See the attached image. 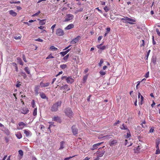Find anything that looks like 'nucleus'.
Here are the masks:
<instances>
[{"mask_svg":"<svg viewBox=\"0 0 160 160\" xmlns=\"http://www.w3.org/2000/svg\"><path fill=\"white\" fill-rule=\"evenodd\" d=\"M54 58V57H53L52 54H50L48 57H47L46 58V59H49L50 58Z\"/></svg>","mask_w":160,"mask_h":160,"instance_id":"obj_40","label":"nucleus"},{"mask_svg":"<svg viewBox=\"0 0 160 160\" xmlns=\"http://www.w3.org/2000/svg\"><path fill=\"white\" fill-rule=\"evenodd\" d=\"M50 50L52 51H56L58 50V48L55 47L54 46H51L49 48Z\"/></svg>","mask_w":160,"mask_h":160,"instance_id":"obj_25","label":"nucleus"},{"mask_svg":"<svg viewBox=\"0 0 160 160\" xmlns=\"http://www.w3.org/2000/svg\"><path fill=\"white\" fill-rule=\"evenodd\" d=\"M157 150L156 152V154H158L160 153V150L159 149V147H156Z\"/></svg>","mask_w":160,"mask_h":160,"instance_id":"obj_36","label":"nucleus"},{"mask_svg":"<svg viewBox=\"0 0 160 160\" xmlns=\"http://www.w3.org/2000/svg\"><path fill=\"white\" fill-rule=\"evenodd\" d=\"M56 26V24H54V25H53L51 27V29L52 30V33H53V32H54V29L55 27Z\"/></svg>","mask_w":160,"mask_h":160,"instance_id":"obj_44","label":"nucleus"},{"mask_svg":"<svg viewBox=\"0 0 160 160\" xmlns=\"http://www.w3.org/2000/svg\"><path fill=\"white\" fill-rule=\"evenodd\" d=\"M22 58H23V60L25 62H27V61H26V58L25 57V56L24 55H23V56H22Z\"/></svg>","mask_w":160,"mask_h":160,"instance_id":"obj_57","label":"nucleus"},{"mask_svg":"<svg viewBox=\"0 0 160 160\" xmlns=\"http://www.w3.org/2000/svg\"><path fill=\"white\" fill-rule=\"evenodd\" d=\"M117 143L116 140H110L109 142V144L111 147H112Z\"/></svg>","mask_w":160,"mask_h":160,"instance_id":"obj_11","label":"nucleus"},{"mask_svg":"<svg viewBox=\"0 0 160 160\" xmlns=\"http://www.w3.org/2000/svg\"><path fill=\"white\" fill-rule=\"evenodd\" d=\"M64 112L65 115L69 118H71L73 115V112L71 109L69 108L65 109Z\"/></svg>","mask_w":160,"mask_h":160,"instance_id":"obj_2","label":"nucleus"},{"mask_svg":"<svg viewBox=\"0 0 160 160\" xmlns=\"http://www.w3.org/2000/svg\"><path fill=\"white\" fill-rule=\"evenodd\" d=\"M66 81L68 83H72L74 82V79L72 76L68 77L66 78Z\"/></svg>","mask_w":160,"mask_h":160,"instance_id":"obj_9","label":"nucleus"},{"mask_svg":"<svg viewBox=\"0 0 160 160\" xmlns=\"http://www.w3.org/2000/svg\"><path fill=\"white\" fill-rule=\"evenodd\" d=\"M74 27V25L73 24H70L67 26L65 28V29L66 30H69L70 29L73 28Z\"/></svg>","mask_w":160,"mask_h":160,"instance_id":"obj_17","label":"nucleus"},{"mask_svg":"<svg viewBox=\"0 0 160 160\" xmlns=\"http://www.w3.org/2000/svg\"><path fill=\"white\" fill-rule=\"evenodd\" d=\"M16 136L18 139H20L22 138V135L20 132H18L16 134Z\"/></svg>","mask_w":160,"mask_h":160,"instance_id":"obj_24","label":"nucleus"},{"mask_svg":"<svg viewBox=\"0 0 160 160\" xmlns=\"http://www.w3.org/2000/svg\"><path fill=\"white\" fill-rule=\"evenodd\" d=\"M52 121L58 122L60 120V118L58 116H54L52 118Z\"/></svg>","mask_w":160,"mask_h":160,"instance_id":"obj_22","label":"nucleus"},{"mask_svg":"<svg viewBox=\"0 0 160 160\" xmlns=\"http://www.w3.org/2000/svg\"><path fill=\"white\" fill-rule=\"evenodd\" d=\"M39 89V86H36L35 88L34 91L35 92L37 95L38 94V92Z\"/></svg>","mask_w":160,"mask_h":160,"instance_id":"obj_23","label":"nucleus"},{"mask_svg":"<svg viewBox=\"0 0 160 160\" xmlns=\"http://www.w3.org/2000/svg\"><path fill=\"white\" fill-rule=\"evenodd\" d=\"M110 30V28H106V31L107 33H109Z\"/></svg>","mask_w":160,"mask_h":160,"instance_id":"obj_62","label":"nucleus"},{"mask_svg":"<svg viewBox=\"0 0 160 160\" xmlns=\"http://www.w3.org/2000/svg\"><path fill=\"white\" fill-rule=\"evenodd\" d=\"M142 44L141 45V47H144L145 46V42H144V40H142Z\"/></svg>","mask_w":160,"mask_h":160,"instance_id":"obj_58","label":"nucleus"},{"mask_svg":"<svg viewBox=\"0 0 160 160\" xmlns=\"http://www.w3.org/2000/svg\"><path fill=\"white\" fill-rule=\"evenodd\" d=\"M29 112L28 109L26 107H23L22 109L21 113L24 114L28 113Z\"/></svg>","mask_w":160,"mask_h":160,"instance_id":"obj_12","label":"nucleus"},{"mask_svg":"<svg viewBox=\"0 0 160 160\" xmlns=\"http://www.w3.org/2000/svg\"><path fill=\"white\" fill-rule=\"evenodd\" d=\"M97 47L98 48L102 50L105 49L106 48V47L105 46H101V44L97 45Z\"/></svg>","mask_w":160,"mask_h":160,"instance_id":"obj_19","label":"nucleus"},{"mask_svg":"<svg viewBox=\"0 0 160 160\" xmlns=\"http://www.w3.org/2000/svg\"><path fill=\"white\" fill-rule=\"evenodd\" d=\"M122 127H121V128L122 130H127L128 128L126 126H125L124 124H123L122 126Z\"/></svg>","mask_w":160,"mask_h":160,"instance_id":"obj_35","label":"nucleus"},{"mask_svg":"<svg viewBox=\"0 0 160 160\" xmlns=\"http://www.w3.org/2000/svg\"><path fill=\"white\" fill-rule=\"evenodd\" d=\"M74 17V16L73 15L71 14H67L66 15L65 17V22L68 21L70 20H72Z\"/></svg>","mask_w":160,"mask_h":160,"instance_id":"obj_4","label":"nucleus"},{"mask_svg":"<svg viewBox=\"0 0 160 160\" xmlns=\"http://www.w3.org/2000/svg\"><path fill=\"white\" fill-rule=\"evenodd\" d=\"M40 95L42 99H48V98L46 96L45 94L43 92L40 93Z\"/></svg>","mask_w":160,"mask_h":160,"instance_id":"obj_18","label":"nucleus"},{"mask_svg":"<svg viewBox=\"0 0 160 160\" xmlns=\"http://www.w3.org/2000/svg\"><path fill=\"white\" fill-rule=\"evenodd\" d=\"M21 83L20 82L18 81H17L16 82V87L19 88L21 86Z\"/></svg>","mask_w":160,"mask_h":160,"instance_id":"obj_31","label":"nucleus"},{"mask_svg":"<svg viewBox=\"0 0 160 160\" xmlns=\"http://www.w3.org/2000/svg\"><path fill=\"white\" fill-rule=\"evenodd\" d=\"M59 87L60 89L61 90H64L68 91L70 90V88L68 87V85L67 84L63 85L62 86H60Z\"/></svg>","mask_w":160,"mask_h":160,"instance_id":"obj_8","label":"nucleus"},{"mask_svg":"<svg viewBox=\"0 0 160 160\" xmlns=\"http://www.w3.org/2000/svg\"><path fill=\"white\" fill-rule=\"evenodd\" d=\"M140 104L141 105H142V102L143 100V97L141 94L140 93V92H138V98H140Z\"/></svg>","mask_w":160,"mask_h":160,"instance_id":"obj_16","label":"nucleus"},{"mask_svg":"<svg viewBox=\"0 0 160 160\" xmlns=\"http://www.w3.org/2000/svg\"><path fill=\"white\" fill-rule=\"evenodd\" d=\"M120 121L119 120H118V121H117V122H116L115 123H114L113 126H116L117 124H119L120 123Z\"/></svg>","mask_w":160,"mask_h":160,"instance_id":"obj_56","label":"nucleus"},{"mask_svg":"<svg viewBox=\"0 0 160 160\" xmlns=\"http://www.w3.org/2000/svg\"><path fill=\"white\" fill-rule=\"evenodd\" d=\"M13 63V64H14V65L15 66V70H16V71L18 72V67H17L16 64L15 63Z\"/></svg>","mask_w":160,"mask_h":160,"instance_id":"obj_54","label":"nucleus"},{"mask_svg":"<svg viewBox=\"0 0 160 160\" xmlns=\"http://www.w3.org/2000/svg\"><path fill=\"white\" fill-rule=\"evenodd\" d=\"M37 115V108L36 107V108H35L33 112V115L34 116H36Z\"/></svg>","mask_w":160,"mask_h":160,"instance_id":"obj_30","label":"nucleus"},{"mask_svg":"<svg viewBox=\"0 0 160 160\" xmlns=\"http://www.w3.org/2000/svg\"><path fill=\"white\" fill-rule=\"evenodd\" d=\"M154 129L153 128H151L149 130V132L150 133L152 132H153Z\"/></svg>","mask_w":160,"mask_h":160,"instance_id":"obj_63","label":"nucleus"},{"mask_svg":"<svg viewBox=\"0 0 160 160\" xmlns=\"http://www.w3.org/2000/svg\"><path fill=\"white\" fill-rule=\"evenodd\" d=\"M17 60L18 61V62L19 63V64L21 65H23V62L22 61L21 59L20 58H17Z\"/></svg>","mask_w":160,"mask_h":160,"instance_id":"obj_28","label":"nucleus"},{"mask_svg":"<svg viewBox=\"0 0 160 160\" xmlns=\"http://www.w3.org/2000/svg\"><path fill=\"white\" fill-rule=\"evenodd\" d=\"M103 138L105 139H106L108 140H109L110 138H112L110 135H107L104 136Z\"/></svg>","mask_w":160,"mask_h":160,"instance_id":"obj_38","label":"nucleus"},{"mask_svg":"<svg viewBox=\"0 0 160 160\" xmlns=\"http://www.w3.org/2000/svg\"><path fill=\"white\" fill-rule=\"evenodd\" d=\"M40 11H39L38 12L35 13V14H33L32 15V17H34L38 15L39 13H40Z\"/></svg>","mask_w":160,"mask_h":160,"instance_id":"obj_49","label":"nucleus"},{"mask_svg":"<svg viewBox=\"0 0 160 160\" xmlns=\"http://www.w3.org/2000/svg\"><path fill=\"white\" fill-rule=\"evenodd\" d=\"M150 51H151V50H149L148 51V52L147 53V55L145 57H146V59H148V58L149 55V53H150Z\"/></svg>","mask_w":160,"mask_h":160,"instance_id":"obj_51","label":"nucleus"},{"mask_svg":"<svg viewBox=\"0 0 160 160\" xmlns=\"http://www.w3.org/2000/svg\"><path fill=\"white\" fill-rule=\"evenodd\" d=\"M45 19L40 20L39 22L40 24L41 25L45 24Z\"/></svg>","mask_w":160,"mask_h":160,"instance_id":"obj_33","label":"nucleus"},{"mask_svg":"<svg viewBox=\"0 0 160 160\" xmlns=\"http://www.w3.org/2000/svg\"><path fill=\"white\" fill-rule=\"evenodd\" d=\"M83 10V8H81L79 10H78L77 11V12H76V13L78 12H79L82 11Z\"/></svg>","mask_w":160,"mask_h":160,"instance_id":"obj_61","label":"nucleus"},{"mask_svg":"<svg viewBox=\"0 0 160 160\" xmlns=\"http://www.w3.org/2000/svg\"><path fill=\"white\" fill-rule=\"evenodd\" d=\"M103 63V59H101L100 61V62L98 64L99 66L100 67L102 66V64Z\"/></svg>","mask_w":160,"mask_h":160,"instance_id":"obj_43","label":"nucleus"},{"mask_svg":"<svg viewBox=\"0 0 160 160\" xmlns=\"http://www.w3.org/2000/svg\"><path fill=\"white\" fill-rule=\"evenodd\" d=\"M81 39V37L80 36H78L75 38L73 39L71 42V43L72 44H75L79 41V40Z\"/></svg>","mask_w":160,"mask_h":160,"instance_id":"obj_7","label":"nucleus"},{"mask_svg":"<svg viewBox=\"0 0 160 160\" xmlns=\"http://www.w3.org/2000/svg\"><path fill=\"white\" fill-rule=\"evenodd\" d=\"M69 56V54H67L66 56H65V57H64V58H63V60L65 61H67L68 59Z\"/></svg>","mask_w":160,"mask_h":160,"instance_id":"obj_39","label":"nucleus"},{"mask_svg":"<svg viewBox=\"0 0 160 160\" xmlns=\"http://www.w3.org/2000/svg\"><path fill=\"white\" fill-rule=\"evenodd\" d=\"M32 108H36V105L35 104V102L34 100L33 99L32 100Z\"/></svg>","mask_w":160,"mask_h":160,"instance_id":"obj_34","label":"nucleus"},{"mask_svg":"<svg viewBox=\"0 0 160 160\" xmlns=\"http://www.w3.org/2000/svg\"><path fill=\"white\" fill-rule=\"evenodd\" d=\"M149 72H147L146 74L145 75V76L144 77L146 78H147L149 76Z\"/></svg>","mask_w":160,"mask_h":160,"instance_id":"obj_59","label":"nucleus"},{"mask_svg":"<svg viewBox=\"0 0 160 160\" xmlns=\"http://www.w3.org/2000/svg\"><path fill=\"white\" fill-rule=\"evenodd\" d=\"M70 50V49H68L65 51H64L65 54H66Z\"/></svg>","mask_w":160,"mask_h":160,"instance_id":"obj_64","label":"nucleus"},{"mask_svg":"<svg viewBox=\"0 0 160 160\" xmlns=\"http://www.w3.org/2000/svg\"><path fill=\"white\" fill-rule=\"evenodd\" d=\"M24 133L27 137H28L32 135L31 132L28 130H24Z\"/></svg>","mask_w":160,"mask_h":160,"instance_id":"obj_14","label":"nucleus"},{"mask_svg":"<svg viewBox=\"0 0 160 160\" xmlns=\"http://www.w3.org/2000/svg\"><path fill=\"white\" fill-rule=\"evenodd\" d=\"M105 151L102 148L100 150H98L97 151V156L99 158L100 157H102L104 155Z\"/></svg>","mask_w":160,"mask_h":160,"instance_id":"obj_5","label":"nucleus"},{"mask_svg":"<svg viewBox=\"0 0 160 160\" xmlns=\"http://www.w3.org/2000/svg\"><path fill=\"white\" fill-rule=\"evenodd\" d=\"M56 34L58 36H62L64 34V32L61 28H59L56 30Z\"/></svg>","mask_w":160,"mask_h":160,"instance_id":"obj_3","label":"nucleus"},{"mask_svg":"<svg viewBox=\"0 0 160 160\" xmlns=\"http://www.w3.org/2000/svg\"><path fill=\"white\" fill-rule=\"evenodd\" d=\"M24 70L28 74H30V71L28 67H25L24 68Z\"/></svg>","mask_w":160,"mask_h":160,"instance_id":"obj_27","label":"nucleus"},{"mask_svg":"<svg viewBox=\"0 0 160 160\" xmlns=\"http://www.w3.org/2000/svg\"><path fill=\"white\" fill-rule=\"evenodd\" d=\"M87 78H88V76H87V75L83 77V79L82 80V81L83 83H85L86 82V81L87 79Z\"/></svg>","mask_w":160,"mask_h":160,"instance_id":"obj_41","label":"nucleus"},{"mask_svg":"<svg viewBox=\"0 0 160 160\" xmlns=\"http://www.w3.org/2000/svg\"><path fill=\"white\" fill-rule=\"evenodd\" d=\"M50 84V83L49 82L43 83L42 81L40 82V85L41 87L42 88L48 87L49 85Z\"/></svg>","mask_w":160,"mask_h":160,"instance_id":"obj_10","label":"nucleus"},{"mask_svg":"<svg viewBox=\"0 0 160 160\" xmlns=\"http://www.w3.org/2000/svg\"><path fill=\"white\" fill-rule=\"evenodd\" d=\"M140 150V148L139 147V146H138V147L137 148L136 150H137V151L136 150L135 151V152L137 153L139 152V151Z\"/></svg>","mask_w":160,"mask_h":160,"instance_id":"obj_53","label":"nucleus"},{"mask_svg":"<svg viewBox=\"0 0 160 160\" xmlns=\"http://www.w3.org/2000/svg\"><path fill=\"white\" fill-rule=\"evenodd\" d=\"M103 142H101L100 143L94 144L93 145V148H94V146H99V145H100V144H101Z\"/></svg>","mask_w":160,"mask_h":160,"instance_id":"obj_47","label":"nucleus"},{"mask_svg":"<svg viewBox=\"0 0 160 160\" xmlns=\"http://www.w3.org/2000/svg\"><path fill=\"white\" fill-rule=\"evenodd\" d=\"M60 53L62 57H63L66 55L64 52H61Z\"/></svg>","mask_w":160,"mask_h":160,"instance_id":"obj_60","label":"nucleus"},{"mask_svg":"<svg viewBox=\"0 0 160 160\" xmlns=\"http://www.w3.org/2000/svg\"><path fill=\"white\" fill-rule=\"evenodd\" d=\"M72 129L73 135H76L78 134V130L75 128V126H72Z\"/></svg>","mask_w":160,"mask_h":160,"instance_id":"obj_13","label":"nucleus"},{"mask_svg":"<svg viewBox=\"0 0 160 160\" xmlns=\"http://www.w3.org/2000/svg\"><path fill=\"white\" fill-rule=\"evenodd\" d=\"M75 156H72V157H68V158H65L64 160H68L69 159H70V158H72V157H75Z\"/></svg>","mask_w":160,"mask_h":160,"instance_id":"obj_55","label":"nucleus"},{"mask_svg":"<svg viewBox=\"0 0 160 160\" xmlns=\"http://www.w3.org/2000/svg\"><path fill=\"white\" fill-rule=\"evenodd\" d=\"M35 41H37L40 42H42L43 41V40H42V39H41L40 38H38V39H36L35 40Z\"/></svg>","mask_w":160,"mask_h":160,"instance_id":"obj_52","label":"nucleus"},{"mask_svg":"<svg viewBox=\"0 0 160 160\" xmlns=\"http://www.w3.org/2000/svg\"><path fill=\"white\" fill-rule=\"evenodd\" d=\"M62 102L58 101L53 104L50 108V110L52 112H56L58 111V108L61 107Z\"/></svg>","mask_w":160,"mask_h":160,"instance_id":"obj_1","label":"nucleus"},{"mask_svg":"<svg viewBox=\"0 0 160 160\" xmlns=\"http://www.w3.org/2000/svg\"><path fill=\"white\" fill-rule=\"evenodd\" d=\"M156 31L157 32V34L159 36H160V32L159 31V29L158 28L156 29Z\"/></svg>","mask_w":160,"mask_h":160,"instance_id":"obj_48","label":"nucleus"},{"mask_svg":"<svg viewBox=\"0 0 160 160\" xmlns=\"http://www.w3.org/2000/svg\"><path fill=\"white\" fill-rule=\"evenodd\" d=\"M99 73L100 74V75L102 76H103L105 75L106 74V72L102 71V70H101L99 72Z\"/></svg>","mask_w":160,"mask_h":160,"instance_id":"obj_42","label":"nucleus"},{"mask_svg":"<svg viewBox=\"0 0 160 160\" xmlns=\"http://www.w3.org/2000/svg\"><path fill=\"white\" fill-rule=\"evenodd\" d=\"M104 9L106 12H108L109 10V8H108V6H106L104 8Z\"/></svg>","mask_w":160,"mask_h":160,"instance_id":"obj_45","label":"nucleus"},{"mask_svg":"<svg viewBox=\"0 0 160 160\" xmlns=\"http://www.w3.org/2000/svg\"><path fill=\"white\" fill-rule=\"evenodd\" d=\"M19 127L17 128L18 130L22 129L24 127L26 126V124L22 122H19L18 124Z\"/></svg>","mask_w":160,"mask_h":160,"instance_id":"obj_6","label":"nucleus"},{"mask_svg":"<svg viewBox=\"0 0 160 160\" xmlns=\"http://www.w3.org/2000/svg\"><path fill=\"white\" fill-rule=\"evenodd\" d=\"M127 19H128V20H127V21H128L127 22L128 23H129L131 25L133 24H134V23L131 22H136V20L134 19L129 18L128 17V18H127Z\"/></svg>","mask_w":160,"mask_h":160,"instance_id":"obj_15","label":"nucleus"},{"mask_svg":"<svg viewBox=\"0 0 160 160\" xmlns=\"http://www.w3.org/2000/svg\"><path fill=\"white\" fill-rule=\"evenodd\" d=\"M9 14L13 17H15L17 15V13L12 10L9 11Z\"/></svg>","mask_w":160,"mask_h":160,"instance_id":"obj_20","label":"nucleus"},{"mask_svg":"<svg viewBox=\"0 0 160 160\" xmlns=\"http://www.w3.org/2000/svg\"><path fill=\"white\" fill-rule=\"evenodd\" d=\"M123 18H122L121 19V20H124L125 21H127V20H128V19H127V18H128V17H123Z\"/></svg>","mask_w":160,"mask_h":160,"instance_id":"obj_50","label":"nucleus"},{"mask_svg":"<svg viewBox=\"0 0 160 160\" xmlns=\"http://www.w3.org/2000/svg\"><path fill=\"white\" fill-rule=\"evenodd\" d=\"M160 143V139H157L156 140V147H159V145Z\"/></svg>","mask_w":160,"mask_h":160,"instance_id":"obj_26","label":"nucleus"},{"mask_svg":"<svg viewBox=\"0 0 160 160\" xmlns=\"http://www.w3.org/2000/svg\"><path fill=\"white\" fill-rule=\"evenodd\" d=\"M65 143V142L62 141L60 142V147L59 148V149H62L64 148V144Z\"/></svg>","mask_w":160,"mask_h":160,"instance_id":"obj_21","label":"nucleus"},{"mask_svg":"<svg viewBox=\"0 0 160 160\" xmlns=\"http://www.w3.org/2000/svg\"><path fill=\"white\" fill-rule=\"evenodd\" d=\"M67 65L66 64H62L60 65V67L62 69H64L67 67Z\"/></svg>","mask_w":160,"mask_h":160,"instance_id":"obj_37","label":"nucleus"},{"mask_svg":"<svg viewBox=\"0 0 160 160\" xmlns=\"http://www.w3.org/2000/svg\"><path fill=\"white\" fill-rule=\"evenodd\" d=\"M20 155H21V156H22L23 155V152L21 150H19L18 151Z\"/></svg>","mask_w":160,"mask_h":160,"instance_id":"obj_46","label":"nucleus"},{"mask_svg":"<svg viewBox=\"0 0 160 160\" xmlns=\"http://www.w3.org/2000/svg\"><path fill=\"white\" fill-rule=\"evenodd\" d=\"M21 75L22 76L24 79H25L27 77V75L24 72H22L21 73Z\"/></svg>","mask_w":160,"mask_h":160,"instance_id":"obj_29","label":"nucleus"},{"mask_svg":"<svg viewBox=\"0 0 160 160\" xmlns=\"http://www.w3.org/2000/svg\"><path fill=\"white\" fill-rule=\"evenodd\" d=\"M128 141L127 140V139H126L125 140V145H128V147H129V146H131V145H132V143H130V144H128Z\"/></svg>","mask_w":160,"mask_h":160,"instance_id":"obj_32","label":"nucleus"}]
</instances>
